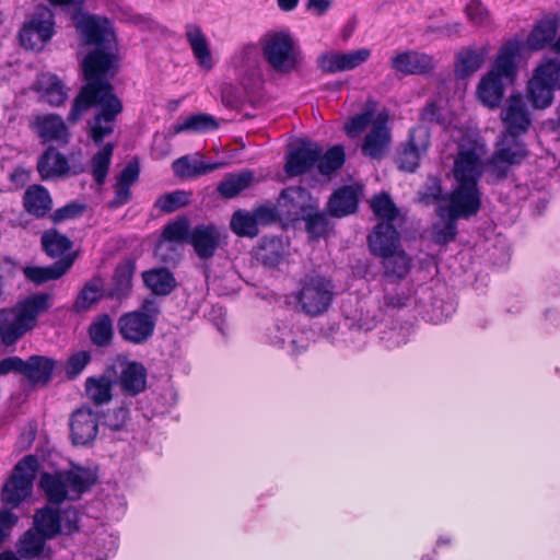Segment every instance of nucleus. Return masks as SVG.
<instances>
[{
  "label": "nucleus",
  "instance_id": "nucleus-1",
  "mask_svg": "<svg viewBox=\"0 0 560 560\" xmlns=\"http://www.w3.org/2000/svg\"><path fill=\"white\" fill-rule=\"evenodd\" d=\"M46 1L70 13L81 42L95 46L82 61L88 83L75 97L68 120L75 124L86 109L98 107V114L90 122L89 135L100 145L105 137L113 133L114 120L122 108L106 79L114 75L117 65L118 46L113 23L106 18L84 12V0Z\"/></svg>",
  "mask_w": 560,
  "mask_h": 560
},
{
  "label": "nucleus",
  "instance_id": "nucleus-2",
  "mask_svg": "<svg viewBox=\"0 0 560 560\" xmlns=\"http://www.w3.org/2000/svg\"><path fill=\"white\" fill-rule=\"evenodd\" d=\"M485 144L464 137L458 144V152L454 160L453 176L455 186L451 192L452 212L455 215H475L481 205V192L478 183L483 174Z\"/></svg>",
  "mask_w": 560,
  "mask_h": 560
},
{
  "label": "nucleus",
  "instance_id": "nucleus-3",
  "mask_svg": "<svg viewBox=\"0 0 560 560\" xmlns=\"http://www.w3.org/2000/svg\"><path fill=\"white\" fill-rule=\"evenodd\" d=\"M388 119V112L375 100L369 98L362 113L346 122L345 130L349 137L357 138L369 129L362 142V153L371 159H381L387 153L392 141Z\"/></svg>",
  "mask_w": 560,
  "mask_h": 560
},
{
  "label": "nucleus",
  "instance_id": "nucleus-4",
  "mask_svg": "<svg viewBox=\"0 0 560 560\" xmlns=\"http://www.w3.org/2000/svg\"><path fill=\"white\" fill-rule=\"evenodd\" d=\"M50 295L38 293L19 301L11 308L0 311V339L11 346L32 330L39 315L50 306Z\"/></svg>",
  "mask_w": 560,
  "mask_h": 560
},
{
  "label": "nucleus",
  "instance_id": "nucleus-5",
  "mask_svg": "<svg viewBox=\"0 0 560 560\" xmlns=\"http://www.w3.org/2000/svg\"><path fill=\"white\" fill-rule=\"evenodd\" d=\"M522 43L513 39L506 42L500 49L492 69L482 77L477 88L480 102L495 108L503 97V82H513L516 74V59L520 55Z\"/></svg>",
  "mask_w": 560,
  "mask_h": 560
},
{
  "label": "nucleus",
  "instance_id": "nucleus-6",
  "mask_svg": "<svg viewBox=\"0 0 560 560\" xmlns=\"http://www.w3.org/2000/svg\"><path fill=\"white\" fill-rule=\"evenodd\" d=\"M258 45L266 63L277 73H291L302 63L300 47L288 31L267 32L259 38Z\"/></svg>",
  "mask_w": 560,
  "mask_h": 560
},
{
  "label": "nucleus",
  "instance_id": "nucleus-7",
  "mask_svg": "<svg viewBox=\"0 0 560 560\" xmlns=\"http://www.w3.org/2000/svg\"><path fill=\"white\" fill-rule=\"evenodd\" d=\"M95 480L96 476L91 469L73 467L55 475L43 474L39 485L48 501L59 504L66 499H78Z\"/></svg>",
  "mask_w": 560,
  "mask_h": 560
},
{
  "label": "nucleus",
  "instance_id": "nucleus-8",
  "mask_svg": "<svg viewBox=\"0 0 560 560\" xmlns=\"http://www.w3.org/2000/svg\"><path fill=\"white\" fill-rule=\"evenodd\" d=\"M560 89V59L546 58L534 70L527 84V97L537 109L549 107Z\"/></svg>",
  "mask_w": 560,
  "mask_h": 560
},
{
  "label": "nucleus",
  "instance_id": "nucleus-9",
  "mask_svg": "<svg viewBox=\"0 0 560 560\" xmlns=\"http://www.w3.org/2000/svg\"><path fill=\"white\" fill-rule=\"evenodd\" d=\"M335 285L320 275H307L300 282L296 300L301 311L310 316H319L330 306Z\"/></svg>",
  "mask_w": 560,
  "mask_h": 560
},
{
  "label": "nucleus",
  "instance_id": "nucleus-10",
  "mask_svg": "<svg viewBox=\"0 0 560 560\" xmlns=\"http://www.w3.org/2000/svg\"><path fill=\"white\" fill-rule=\"evenodd\" d=\"M37 470L38 460L35 456L28 455L19 460L12 475L2 487L3 503L16 508L30 498Z\"/></svg>",
  "mask_w": 560,
  "mask_h": 560
},
{
  "label": "nucleus",
  "instance_id": "nucleus-11",
  "mask_svg": "<svg viewBox=\"0 0 560 560\" xmlns=\"http://www.w3.org/2000/svg\"><path fill=\"white\" fill-rule=\"evenodd\" d=\"M54 34V12L47 5H40L24 22L20 31V42L24 48L39 51L51 39Z\"/></svg>",
  "mask_w": 560,
  "mask_h": 560
},
{
  "label": "nucleus",
  "instance_id": "nucleus-12",
  "mask_svg": "<svg viewBox=\"0 0 560 560\" xmlns=\"http://www.w3.org/2000/svg\"><path fill=\"white\" fill-rule=\"evenodd\" d=\"M518 137L513 133H501L495 150L488 161L489 172L495 177L506 176L512 165L521 163L527 156L528 151Z\"/></svg>",
  "mask_w": 560,
  "mask_h": 560
},
{
  "label": "nucleus",
  "instance_id": "nucleus-13",
  "mask_svg": "<svg viewBox=\"0 0 560 560\" xmlns=\"http://www.w3.org/2000/svg\"><path fill=\"white\" fill-rule=\"evenodd\" d=\"M70 161L71 164L62 153L49 147L38 159L37 171L44 180L58 178L68 174H79L84 171V163L80 154H71Z\"/></svg>",
  "mask_w": 560,
  "mask_h": 560
},
{
  "label": "nucleus",
  "instance_id": "nucleus-14",
  "mask_svg": "<svg viewBox=\"0 0 560 560\" xmlns=\"http://www.w3.org/2000/svg\"><path fill=\"white\" fill-rule=\"evenodd\" d=\"M500 119L505 133L521 136L532 126V116L527 103L521 94H512L503 103Z\"/></svg>",
  "mask_w": 560,
  "mask_h": 560
},
{
  "label": "nucleus",
  "instance_id": "nucleus-15",
  "mask_svg": "<svg viewBox=\"0 0 560 560\" xmlns=\"http://www.w3.org/2000/svg\"><path fill=\"white\" fill-rule=\"evenodd\" d=\"M371 50L360 48L347 52L327 51L318 56L317 66L325 73L353 70L369 60Z\"/></svg>",
  "mask_w": 560,
  "mask_h": 560
},
{
  "label": "nucleus",
  "instance_id": "nucleus-16",
  "mask_svg": "<svg viewBox=\"0 0 560 560\" xmlns=\"http://www.w3.org/2000/svg\"><path fill=\"white\" fill-rule=\"evenodd\" d=\"M155 327L151 315L135 311L124 314L118 320V330L121 337L133 343L147 341Z\"/></svg>",
  "mask_w": 560,
  "mask_h": 560
},
{
  "label": "nucleus",
  "instance_id": "nucleus-17",
  "mask_svg": "<svg viewBox=\"0 0 560 560\" xmlns=\"http://www.w3.org/2000/svg\"><path fill=\"white\" fill-rule=\"evenodd\" d=\"M429 147V130L422 126L413 128L410 132L408 142L402 147L398 154L399 167L408 172L416 171Z\"/></svg>",
  "mask_w": 560,
  "mask_h": 560
},
{
  "label": "nucleus",
  "instance_id": "nucleus-18",
  "mask_svg": "<svg viewBox=\"0 0 560 560\" xmlns=\"http://www.w3.org/2000/svg\"><path fill=\"white\" fill-rule=\"evenodd\" d=\"M316 206L317 202L301 187L284 189L278 199L280 214L292 220L305 218Z\"/></svg>",
  "mask_w": 560,
  "mask_h": 560
},
{
  "label": "nucleus",
  "instance_id": "nucleus-19",
  "mask_svg": "<svg viewBox=\"0 0 560 560\" xmlns=\"http://www.w3.org/2000/svg\"><path fill=\"white\" fill-rule=\"evenodd\" d=\"M267 338L273 346L285 350L289 354H299L306 349L307 339L300 329H294L292 323L288 320L278 322L267 332Z\"/></svg>",
  "mask_w": 560,
  "mask_h": 560
},
{
  "label": "nucleus",
  "instance_id": "nucleus-20",
  "mask_svg": "<svg viewBox=\"0 0 560 560\" xmlns=\"http://www.w3.org/2000/svg\"><path fill=\"white\" fill-rule=\"evenodd\" d=\"M223 240L220 229L214 224H198L190 230L188 243L201 259L214 256Z\"/></svg>",
  "mask_w": 560,
  "mask_h": 560
},
{
  "label": "nucleus",
  "instance_id": "nucleus-21",
  "mask_svg": "<svg viewBox=\"0 0 560 560\" xmlns=\"http://www.w3.org/2000/svg\"><path fill=\"white\" fill-rule=\"evenodd\" d=\"M31 128L44 142L65 145L70 141V132L65 120L56 114L37 115L31 121Z\"/></svg>",
  "mask_w": 560,
  "mask_h": 560
},
{
  "label": "nucleus",
  "instance_id": "nucleus-22",
  "mask_svg": "<svg viewBox=\"0 0 560 560\" xmlns=\"http://www.w3.org/2000/svg\"><path fill=\"white\" fill-rule=\"evenodd\" d=\"M185 38L198 67L205 72H210L215 66V59L210 40L202 28L198 24H187L185 26Z\"/></svg>",
  "mask_w": 560,
  "mask_h": 560
},
{
  "label": "nucleus",
  "instance_id": "nucleus-23",
  "mask_svg": "<svg viewBox=\"0 0 560 560\" xmlns=\"http://www.w3.org/2000/svg\"><path fill=\"white\" fill-rule=\"evenodd\" d=\"M97 415L90 408L75 410L70 420L71 439L75 445H88L96 438Z\"/></svg>",
  "mask_w": 560,
  "mask_h": 560
},
{
  "label": "nucleus",
  "instance_id": "nucleus-24",
  "mask_svg": "<svg viewBox=\"0 0 560 560\" xmlns=\"http://www.w3.org/2000/svg\"><path fill=\"white\" fill-rule=\"evenodd\" d=\"M322 148L315 142H302L296 149L289 152L285 163V173L293 177L307 172L318 160Z\"/></svg>",
  "mask_w": 560,
  "mask_h": 560
},
{
  "label": "nucleus",
  "instance_id": "nucleus-25",
  "mask_svg": "<svg viewBox=\"0 0 560 560\" xmlns=\"http://www.w3.org/2000/svg\"><path fill=\"white\" fill-rule=\"evenodd\" d=\"M373 254L382 258L399 247V233L392 223H380L368 237Z\"/></svg>",
  "mask_w": 560,
  "mask_h": 560
},
{
  "label": "nucleus",
  "instance_id": "nucleus-26",
  "mask_svg": "<svg viewBox=\"0 0 560 560\" xmlns=\"http://www.w3.org/2000/svg\"><path fill=\"white\" fill-rule=\"evenodd\" d=\"M362 195L360 185L343 186L336 190L328 201L329 213L334 217H345L353 213Z\"/></svg>",
  "mask_w": 560,
  "mask_h": 560
},
{
  "label": "nucleus",
  "instance_id": "nucleus-27",
  "mask_svg": "<svg viewBox=\"0 0 560 560\" xmlns=\"http://www.w3.org/2000/svg\"><path fill=\"white\" fill-rule=\"evenodd\" d=\"M392 67L406 74H420L433 68V59L425 54L404 51L392 59Z\"/></svg>",
  "mask_w": 560,
  "mask_h": 560
},
{
  "label": "nucleus",
  "instance_id": "nucleus-28",
  "mask_svg": "<svg viewBox=\"0 0 560 560\" xmlns=\"http://www.w3.org/2000/svg\"><path fill=\"white\" fill-rule=\"evenodd\" d=\"M223 163H207L199 156L185 155L173 162V172L180 178H194L222 167Z\"/></svg>",
  "mask_w": 560,
  "mask_h": 560
},
{
  "label": "nucleus",
  "instance_id": "nucleus-29",
  "mask_svg": "<svg viewBox=\"0 0 560 560\" xmlns=\"http://www.w3.org/2000/svg\"><path fill=\"white\" fill-rule=\"evenodd\" d=\"M288 252L285 242L280 237H265L256 250V258L267 267H277Z\"/></svg>",
  "mask_w": 560,
  "mask_h": 560
},
{
  "label": "nucleus",
  "instance_id": "nucleus-30",
  "mask_svg": "<svg viewBox=\"0 0 560 560\" xmlns=\"http://www.w3.org/2000/svg\"><path fill=\"white\" fill-rule=\"evenodd\" d=\"M40 98L51 106L61 105L67 98V91L61 81L51 73L40 74L37 79Z\"/></svg>",
  "mask_w": 560,
  "mask_h": 560
},
{
  "label": "nucleus",
  "instance_id": "nucleus-31",
  "mask_svg": "<svg viewBox=\"0 0 560 560\" xmlns=\"http://www.w3.org/2000/svg\"><path fill=\"white\" fill-rule=\"evenodd\" d=\"M558 22L556 19H545L539 21L526 39V46L533 50H539L549 44H553L557 38Z\"/></svg>",
  "mask_w": 560,
  "mask_h": 560
},
{
  "label": "nucleus",
  "instance_id": "nucleus-32",
  "mask_svg": "<svg viewBox=\"0 0 560 560\" xmlns=\"http://www.w3.org/2000/svg\"><path fill=\"white\" fill-rule=\"evenodd\" d=\"M54 362L40 355H32L24 361L22 374L33 384H47L51 377Z\"/></svg>",
  "mask_w": 560,
  "mask_h": 560
},
{
  "label": "nucleus",
  "instance_id": "nucleus-33",
  "mask_svg": "<svg viewBox=\"0 0 560 560\" xmlns=\"http://www.w3.org/2000/svg\"><path fill=\"white\" fill-rule=\"evenodd\" d=\"M488 55V48L479 49L465 48L457 55L455 71L458 77H468L476 72L485 62Z\"/></svg>",
  "mask_w": 560,
  "mask_h": 560
},
{
  "label": "nucleus",
  "instance_id": "nucleus-34",
  "mask_svg": "<svg viewBox=\"0 0 560 560\" xmlns=\"http://www.w3.org/2000/svg\"><path fill=\"white\" fill-rule=\"evenodd\" d=\"M218 128L219 122L213 116L209 114H194L178 120V122L172 127V132L174 135L186 131L203 133L217 130Z\"/></svg>",
  "mask_w": 560,
  "mask_h": 560
},
{
  "label": "nucleus",
  "instance_id": "nucleus-35",
  "mask_svg": "<svg viewBox=\"0 0 560 560\" xmlns=\"http://www.w3.org/2000/svg\"><path fill=\"white\" fill-rule=\"evenodd\" d=\"M71 259H61L49 267H25L23 272L25 277L36 284H42L49 280L60 278L71 267Z\"/></svg>",
  "mask_w": 560,
  "mask_h": 560
},
{
  "label": "nucleus",
  "instance_id": "nucleus-36",
  "mask_svg": "<svg viewBox=\"0 0 560 560\" xmlns=\"http://www.w3.org/2000/svg\"><path fill=\"white\" fill-rule=\"evenodd\" d=\"M142 279L145 285L158 295H166L175 288L176 282L172 272L166 268L144 271Z\"/></svg>",
  "mask_w": 560,
  "mask_h": 560
},
{
  "label": "nucleus",
  "instance_id": "nucleus-37",
  "mask_svg": "<svg viewBox=\"0 0 560 560\" xmlns=\"http://www.w3.org/2000/svg\"><path fill=\"white\" fill-rule=\"evenodd\" d=\"M119 380L126 392L131 395H136L142 392L145 387V369L140 363L128 362L124 365Z\"/></svg>",
  "mask_w": 560,
  "mask_h": 560
},
{
  "label": "nucleus",
  "instance_id": "nucleus-38",
  "mask_svg": "<svg viewBox=\"0 0 560 560\" xmlns=\"http://www.w3.org/2000/svg\"><path fill=\"white\" fill-rule=\"evenodd\" d=\"M258 182L250 170H244L237 174H231L218 186V191L226 198H233L244 189Z\"/></svg>",
  "mask_w": 560,
  "mask_h": 560
},
{
  "label": "nucleus",
  "instance_id": "nucleus-39",
  "mask_svg": "<svg viewBox=\"0 0 560 560\" xmlns=\"http://www.w3.org/2000/svg\"><path fill=\"white\" fill-rule=\"evenodd\" d=\"M446 214L447 219L442 222H438L432 228L433 241L436 244L444 245L454 240L456 235V220L464 218L463 215H455L452 212L451 200L446 209L441 208L439 215L443 218Z\"/></svg>",
  "mask_w": 560,
  "mask_h": 560
},
{
  "label": "nucleus",
  "instance_id": "nucleus-40",
  "mask_svg": "<svg viewBox=\"0 0 560 560\" xmlns=\"http://www.w3.org/2000/svg\"><path fill=\"white\" fill-rule=\"evenodd\" d=\"M24 207L37 217L45 215L51 208V198L46 188L39 185L28 187L24 195Z\"/></svg>",
  "mask_w": 560,
  "mask_h": 560
},
{
  "label": "nucleus",
  "instance_id": "nucleus-41",
  "mask_svg": "<svg viewBox=\"0 0 560 560\" xmlns=\"http://www.w3.org/2000/svg\"><path fill=\"white\" fill-rule=\"evenodd\" d=\"M192 192L189 190H174L161 195L154 202V207L164 213L177 211L191 202Z\"/></svg>",
  "mask_w": 560,
  "mask_h": 560
},
{
  "label": "nucleus",
  "instance_id": "nucleus-42",
  "mask_svg": "<svg viewBox=\"0 0 560 560\" xmlns=\"http://www.w3.org/2000/svg\"><path fill=\"white\" fill-rule=\"evenodd\" d=\"M35 530L47 539L52 538L60 533V522L58 514L50 508H44L36 512L34 516Z\"/></svg>",
  "mask_w": 560,
  "mask_h": 560
},
{
  "label": "nucleus",
  "instance_id": "nucleus-43",
  "mask_svg": "<svg viewBox=\"0 0 560 560\" xmlns=\"http://www.w3.org/2000/svg\"><path fill=\"white\" fill-rule=\"evenodd\" d=\"M230 228L238 236L255 237L258 234L257 221L253 212L247 210L235 211Z\"/></svg>",
  "mask_w": 560,
  "mask_h": 560
},
{
  "label": "nucleus",
  "instance_id": "nucleus-44",
  "mask_svg": "<svg viewBox=\"0 0 560 560\" xmlns=\"http://www.w3.org/2000/svg\"><path fill=\"white\" fill-rule=\"evenodd\" d=\"M135 268L132 260H126L117 266L114 275V289L110 292L112 296L122 298L129 292Z\"/></svg>",
  "mask_w": 560,
  "mask_h": 560
},
{
  "label": "nucleus",
  "instance_id": "nucleus-45",
  "mask_svg": "<svg viewBox=\"0 0 560 560\" xmlns=\"http://www.w3.org/2000/svg\"><path fill=\"white\" fill-rule=\"evenodd\" d=\"M383 266L387 276L402 278L410 269V258L399 246L393 254L383 257Z\"/></svg>",
  "mask_w": 560,
  "mask_h": 560
},
{
  "label": "nucleus",
  "instance_id": "nucleus-46",
  "mask_svg": "<svg viewBox=\"0 0 560 560\" xmlns=\"http://www.w3.org/2000/svg\"><path fill=\"white\" fill-rule=\"evenodd\" d=\"M114 144L106 143L93 155L91 161L92 174L97 184L102 185L108 173Z\"/></svg>",
  "mask_w": 560,
  "mask_h": 560
},
{
  "label": "nucleus",
  "instance_id": "nucleus-47",
  "mask_svg": "<svg viewBox=\"0 0 560 560\" xmlns=\"http://www.w3.org/2000/svg\"><path fill=\"white\" fill-rule=\"evenodd\" d=\"M104 291V284L102 279L94 278L89 281L81 290L80 294L75 300V307L79 311H85L96 303L102 296Z\"/></svg>",
  "mask_w": 560,
  "mask_h": 560
},
{
  "label": "nucleus",
  "instance_id": "nucleus-48",
  "mask_svg": "<svg viewBox=\"0 0 560 560\" xmlns=\"http://www.w3.org/2000/svg\"><path fill=\"white\" fill-rule=\"evenodd\" d=\"M44 250L51 257L63 255L71 247L70 240L55 230L47 231L42 236Z\"/></svg>",
  "mask_w": 560,
  "mask_h": 560
},
{
  "label": "nucleus",
  "instance_id": "nucleus-49",
  "mask_svg": "<svg viewBox=\"0 0 560 560\" xmlns=\"http://www.w3.org/2000/svg\"><path fill=\"white\" fill-rule=\"evenodd\" d=\"M92 341L100 346H107L113 337V322L107 314L98 316L90 326Z\"/></svg>",
  "mask_w": 560,
  "mask_h": 560
},
{
  "label": "nucleus",
  "instance_id": "nucleus-50",
  "mask_svg": "<svg viewBox=\"0 0 560 560\" xmlns=\"http://www.w3.org/2000/svg\"><path fill=\"white\" fill-rule=\"evenodd\" d=\"M46 539L47 538L38 532L28 530L21 538L18 545V552L23 558H34L42 552Z\"/></svg>",
  "mask_w": 560,
  "mask_h": 560
},
{
  "label": "nucleus",
  "instance_id": "nucleus-51",
  "mask_svg": "<svg viewBox=\"0 0 560 560\" xmlns=\"http://www.w3.org/2000/svg\"><path fill=\"white\" fill-rule=\"evenodd\" d=\"M86 394L88 397L96 405H103L112 398V383L109 380L102 378H89L86 381Z\"/></svg>",
  "mask_w": 560,
  "mask_h": 560
},
{
  "label": "nucleus",
  "instance_id": "nucleus-52",
  "mask_svg": "<svg viewBox=\"0 0 560 560\" xmlns=\"http://www.w3.org/2000/svg\"><path fill=\"white\" fill-rule=\"evenodd\" d=\"M374 214L383 220L382 223H392L398 217V209L390 197L383 192L371 200Z\"/></svg>",
  "mask_w": 560,
  "mask_h": 560
},
{
  "label": "nucleus",
  "instance_id": "nucleus-53",
  "mask_svg": "<svg viewBox=\"0 0 560 560\" xmlns=\"http://www.w3.org/2000/svg\"><path fill=\"white\" fill-rule=\"evenodd\" d=\"M318 171L323 175H329L340 168L345 162V152L341 147H334L325 154H320L318 160Z\"/></svg>",
  "mask_w": 560,
  "mask_h": 560
},
{
  "label": "nucleus",
  "instance_id": "nucleus-54",
  "mask_svg": "<svg viewBox=\"0 0 560 560\" xmlns=\"http://www.w3.org/2000/svg\"><path fill=\"white\" fill-rule=\"evenodd\" d=\"M189 233V221L187 218L183 217L168 223L164 228L163 237L171 242H188Z\"/></svg>",
  "mask_w": 560,
  "mask_h": 560
},
{
  "label": "nucleus",
  "instance_id": "nucleus-55",
  "mask_svg": "<svg viewBox=\"0 0 560 560\" xmlns=\"http://www.w3.org/2000/svg\"><path fill=\"white\" fill-rule=\"evenodd\" d=\"M467 19L479 27L488 26L491 22L488 9L479 0H470L465 8Z\"/></svg>",
  "mask_w": 560,
  "mask_h": 560
},
{
  "label": "nucleus",
  "instance_id": "nucleus-56",
  "mask_svg": "<svg viewBox=\"0 0 560 560\" xmlns=\"http://www.w3.org/2000/svg\"><path fill=\"white\" fill-rule=\"evenodd\" d=\"M259 49L258 44L248 43L236 52L235 59L244 68L255 67L259 61Z\"/></svg>",
  "mask_w": 560,
  "mask_h": 560
},
{
  "label": "nucleus",
  "instance_id": "nucleus-57",
  "mask_svg": "<svg viewBox=\"0 0 560 560\" xmlns=\"http://www.w3.org/2000/svg\"><path fill=\"white\" fill-rule=\"evenodd\" d=\"M90 359L91 357L86 351H78L73 353L69 358L66 366L68 377L72 378L79 375L90 362Z\"/></svg>",
  "mask_w": 560,
  "mask_h": 560
},
{
  "label": "nucleus",
  "instance_id": "nucleus-58",
  "mask_svg": "<svg viewBox=\"0 0 560 560\" xmlns=\"http://www.w3.org/2000/svg\"><path fill=\"white\" fill-rule=\"evenodd\" d=\"M307 221L308 232L316 237L324 236L328 231V221L324 214L308 211L304 218Z\"/></svg>",
  "mask_w": 560,
  "mask_h": 560
},
{
  "label": "nucleus",
  "instance_id": "nucleus-59",
  "mask_svg": "<svg viewBox=\"0 0 560 560\" xmlns=\"http://www.w3.org/2000/svg\"><path fill=\"white\" fill-rule=\"evenodd\" d=\"M257 225H267L277 220L278 217H282L279 212L278 205L272 206H260L252 210Z\"/></svg>",
  "mask_w": 560,
  "mask_h": 560
},
{
  "label": "nucleus",
  "instance_id": "nucleus-60",
  "mask_svg": "<svg viewBox=\"0 0 560 560\" xmlns=\"http://www.w3.org/2000/svg\"><path fill=\"white\" fill-rule=\"evenodd\" d=\"M60 522V533L71 534L78 529L79 514L74 509H67L61 514H58Z\"/></svg>",
  "mask_w": 560,
  "mask_h": 560
},
{
  "label": "nucleus",
  "instance_id": "nucleus-61",
  "mask_svg": "<svg viewBox=\"0 0 560 560\" xmlns=\"http://www.w3.org/2000/svg\"><path fill=\"white\" fill-rule=\"evenodd\" d=\"M128 420V409L119 407L108 411L105 417L106 424L113 430H120Z\"/></svg>",
  "mask_w": 560,
  "mask_h": 560
},
{
  "label": "nucleus",
  "instance_id": "nucleus-62",
  "mask_svg": "<svg viewBox=\"0 0 560 560\" xmlns=\"http://www.w3.org/2000/svg\"><path fill=\"white\" fill-rule=\"evenodd\" d=\"M96 544L98 546H102L104 549L103 551H101V550L97 551V553H96L97 560L108 559L112 555L115 553L116 548H117V540H116V538H114L110 535H105L103 537H98L96 540Z\"/></svg>",
  "mask_w": 560,
  "mask_h": 560
},
{
  "label": "nucleus",
  "instance_id": "nucleus-63",
  "mask_svg": "<svg viewBox=\"0 0 560 560\" xmlns=\"http://www.w3.org/2000/svg\"><path fill=\"white\" fill-rule=\"evenodd\" d=\"M441 195L442 187L440 180L435 177L429 178L425 190L421 192V198L425 202H430L440 199Z\"/></svg>",
  "mask_w": 560,
  "mask_h": 560
},
{
  "label": "nucleus",
  "instance_id": "nucleus-64",
  "mask_svg": "<svg viewBox=\"0 0 560 560\" xmlns=\"http://www.w3.org/2000/svg\"><path fill=\"white\" fill-rule=\"evenodd\" d=\"M24 361L19 357H9L0 361V376L10 372L22 373Z\"/></svg>",
  "mask_w": 560,
  "mask_h": 560
}]
</instances>
